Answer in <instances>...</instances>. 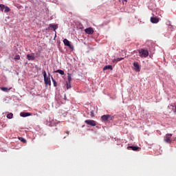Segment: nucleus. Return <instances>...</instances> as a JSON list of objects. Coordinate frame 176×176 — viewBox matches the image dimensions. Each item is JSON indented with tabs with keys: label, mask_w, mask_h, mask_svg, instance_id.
Instances as JSON below:
<instances>
[{
	"label": "nucleus",
	"mask_w": 176,
	"mask_h": 176,
	"mask_svg": "<svg viewBox=\"0 0 176 176\" xmlns=\"http://www.w3.org/2000/svg\"><path fill=\"white\" fill-rule=\"evenodd\" d=\"M52 82L54 83V87H57V82L56 81L54 80V78H53L52 76Z\"/></svg>",
	"instance_id": "aec40b11"
},
{
	"label": "nucleus",
	"mask_w": 176,
	"mask_h": 176,
	"mask_svg": "<svg viewBox=\"0 0 176 176\" xmlns=\"http://www.w3.org/2000/svg\"><path fill=\"white\" fill-rule=\"evenodd\" d=\"M19 140L21 141V142L26 143L27 140L23 138H19Z\"/></svg>",
	"instance_id": "412c9836"
},
{
	"label": "nucleus",
	"mask_w": 176,
	"mask_h": 176,
	"mask_svg": "<svg viewBox=\"0 0 176 176\" xmlns=\"http://www.w3.org/2000/svg\"><path fill=\"white\" fill-rule=\"evenodd\" d=\"M168 108H169L170 109V111H173L175 110V107L174 104L173 105L170 104V105L168 106Z\"/></svg>",
	"instance_id": "a211bd4d"
},
{
	"label": "nucleus",
	"mask_w": 176,
	"mask_h": 176,
	"mask_svg": "<svg viewBox=\"0 0 176 176\" xmlns=\"http://www.w3.org/2000/svg\"><path fill=\"white\" fill-rule=\"evenodd\" d=\"M164 141H165V142L170 144L171 142H173L174 141V139L173 138V134H166L164 137Z\"/></svg>",
	"instance_id": "f03ea898"
},
{
	"label": "nucleus",
	"mask_w": 176,
	"mask_h": 176,
	"mask_svg": "<svg viewBox=\"0 0 176 176\" xmlns=\"http://www.w3.org/2000/svg\"><path fill=\"white\" fill-rule=\"evenodd\" d=\"M4 12H5V13H9V12H10V8L8 6H6L4 8Z\"/></svg>",
	"instance_id": "f3484780"
},
{
	"label": "nucleus",
	"mask_w": 176,
	"mask_h": 176,
	"mask_svg": "<svg viewBox=\"0 0 176 176\" xmlns=\"http://www.w3.org/2000/svg\"><path fill=\"white\" fill-rule=\"evenodd\" d=\"M5 5L3 4H0V9L1 10V12H3V10H5Z\"/></svg>",
	"instance_id": "4be33fe9"
},
{
	"label": "nucleus",
	"mask_w": 176,
	"mask_h": 176,
	"mask_svg": "<svg viewBox=\"0 0 176 176\" xmlns=\"http://www.w3.org/2000/svg\"><path fill=\"white\" fill-rule=\"evenodd\" d=\"M151 23H159L160 21V19H159L158 17H151Z\"/></svg>",
	"instance_id": "9b49d317"
},
{
	"label": "nucleus",
	"mask_w": 176,
	"mask_h": 176,
	"mask_svg": "<svg viewBox=\"0 0 176 176\" xmlns=\"http://www.w3.org/2000/svg\"><path fill=\"white\" fill-rule=\"evenodd\" d=\"M124 58H114V59L113 60V63H117L118 62L121 61V60H124Z\"/></svg>",
	"instance_id": "4468645a"
},
{
	"label": "nucleus",
	"mask_w": 176,
	"mask_h": 176,
	"mask_svg": "<svg viewBox=\"0 0 176 176\" xmlns=\"http://www.w3.org/2000/svg\"><path fill=\"white\" fill-rule=\"evenodd\" d=\"M67 80H68V82L70 83L72 80V76L70 74H67Z\"/></svg>",
	"instance_id": "6ab92c4d"
},
{
	"label": "nucleus",
	"mask_w": 176,
	"mask_h": 176,
	"mask_svg": "<svg viewBox=\"0 0 176 176\" xmlns=\"http://www.w3.org/2000/svg\"><path fill=\"white\" fill-rule=\"evenodd\" d=\"M138 53L140 54L141 57H148V50H145L144 49H142L138 51Z\"/></svg>",
	"instance_id": "7ed1b4c3"
},
{
	"label": "nucleus",
	"mask_w": 176,
	"mask_h": 176,
	"mask_svg": "<svg viewBox=\"0 0 176 176\" xmlns=\"http://www.w3.org/2000/svg\"><path fill=\"white\" fill-rule=\"evenodd\" d=\"M125 2H127V0H124Z\"/></svg>",
	"instance_id": "c756f323"
},
{
	"label": "nucleus",
	"mask_w": 176,
	"mask_h": 176,
	"mask_svg": "<svg viewBox=\"0 0 176 176\" xmlns=\"http://www.w3.org/2000/svg\"><path fill=\"white\" fill-rule=\"evenodd\" d=\"M1 90H2L3 91H4V92H8V91H9V89H8V88H7V87H1Z\"/></svg>",
	"instance_id": "5701e85b"
},
{
	"label": "nucleus",
	"mask_w": 176,
	"mask_h": 176,
	"mask_svg": "<svg viewBox=\"0 0 176 176\" xmlns=\"http://www.w3.org/2000/svg\"><path fill=\"white\" fill-rule=\"evenodd\" d=\"M27 58L28 60H35V56L33 55L28 54L27 55Z\"/></svg>",
	"instance_id": "ddd939ff"
},
{
	"label": "nucleus",
	"mask_w": 176,
	"mask_h": 176,
	"mask_svg": "<svg viewBox=\"0 0 176 176\" xmlns=\"http://www.w3.org/2000/svg\"><path fill=\"white\" fill-rule=\"evenodd\" d=\"M133 70H135L136 72H140V65L138 62H135L133 63Z\"/></svg>",
	"instance_id": "0eeeda50"
},
{
	"label": "nucleus",
	"mask_w": 176,
	"mask_h": 176,
	"mask_svg": "<svg viewBox=\"0 0 176 176\" xmlns=\"http://www.w3.org/2000/svg\"><path fill=\"white\" fill-rule=\"evenodd\" d=\"M7 118L8 119H12L13 118V114L12 113H10L9 114L7 115Z\"/></svg>",
	"instance_id": "b1692460"
},
{
	"label": "nucleus",
	"mask_w": 176,
	"mask_h": 176,
	"mask_svg": "<svg viewBox=\"0 0 176 176\" xmlns=\"http://www.w3.org/2000/svg\"><path fill=\"white\" fill-rule=\"evenodd\" d=\"M128 150H132L135 151H140V147L138 146H131L127 147Z\"/></svg>",
	"instance_id": "9d476101"
},
{
	"label": "nucleus",
	"mask_w": 176,
	"mask_h": 176,
	"mask_svg": "<svg viewBox=\"0 0 176 176\" xmlns=\"http://www.w3.org/2000/svg\"><path fill=\"white\" fill-rule=\"evenodd\" d=\"M31 116H32V114L30 113H25V112L20 113V116L21 117H30Z\"/></svg>",
	"instance_id": "f8f14e48"
},
{
	"label": "nucleus",
	"mask_w": 176,
	"mask_h": 176,
	"mask_svg": "<svg viewBox=\"0 0 176 176\" xmlns=\"http://www.w3.org/2000/svg\"><path fill=\"white\" fill-rule=\"evenodd\" d=\"M43 77H44V78L47 77V74H46V72H45V71H43Z\"/></svg>",
	"instance_id": "bb28decb"
},
{
	"label": "nucleus",
	"mask_w": 176,
	"mask_h": 176,
	"mask_svg": "<svg viewBox=\"0 0 176 176\" xmlns=\"http://www.w3.org/2000/svg\"><path fill=\"white\" fill-rule=\"evenodd\" d=\"M63 43L65 45L67 46L69 49L74 50V46L70 44V41L69 40H67V38H65L63 40Z\"/></svg>",
	"instance_id": "39448f33"
},
{
	"label": "nucleus",
	"mask_w": 176,
	"mask_h": 176,
	"mask_svg": "<svg viewBox=\"0 0 176 176\" xmlns=\"http://www.w3.org/2000/svg\"><path fill=\"white\" fill-rule=\"evenodd\" d=\"M113 120V116H111V115H109V114L103 115L101 116L102 122H111Z\"/></svg>",
	"instance_id": "f257e3e1"
},
{
	"label": "nucleus",
	"mask_w": 176,
	"mask_h": 176,
	"mask_svg": "<svg viewBox=\"0 0 176 176\" xmlns=\"http://www.w3.org/2000/svg\"><path fill=\"white\" fill-rule=\"evenodd\" d=\"M58 28V25H56V24H50L49 25V28H48V30H51L52 31H54L55 32V36H56V30Z\"/></svg>",
	"instance_id": "20e7f679"
},
{
	"label": "nucleus",
	"mask_w": 176,
	"mask_h": 176,
	"mask_svg": "<svg viewBox=\"0 0 176 176\" xmlns=\"http://www.w3.org/2000/svg\"><path fill=\"white\" fill-rule=\"evenodd\" d=\"M55 73H58V74H59L60 75H65V72L61 70V69H58L57 71H55Z\"/></svg>",
	"instance_id": "dca6fc26"
},
{
	"label": "nucleus",
	"mask_w": 176,
	"mask_h": 176,
	"mask_svg": "<svg viewBox=\"0 0 176 176\" xmlns=\"http://www.w3.org/2000/svg\"><path fill=\"white\" fill-rule=\"evenodd\" d=\"M85 122L89 125V126H96V122L93 120H86L85 121Z\"/></svg>",
	"instance_id": "423d86ee"
},
{
	"label": "nucleus",
	"mask_w": 176,
	"mask_h": 176,
	"mask_svg": "<svg viewBox=\"0 0 176 176\" xmlns=\"http://www.w3.org/2000/svg\"><path fill=\"white\" fill-rule=\"evenodd\" d=\"M66 133L67 134V135H69V131H67Z\"/></svg>",
	"instance_id": "c85d7f7f"
},
{
	"label": "nucleus",
	"mask_w": 176,
	"mask_h": 176,
	"mask_svg": "<svg viewBox=\"0 0 176 176\" xmlns=\"http://www.w3.org/2000/svg\"><path fill=\"white\" fill-rule=\"evenodd\" d=\"M84 31L89 35H91L94 33V29H93L92 28H87L84 30Z\"/></svg>",
	"instance_id": "1a4fd4ad"
},
{
	"label": "nucleus",
	"mask_w": 176,
	"mask_h": 176,
	"mask_svg": "<svg viewBox=\"0 0 176 176\" xmlns=\"http://www.w3.org/2000/svg\"><path fill=\"white\" fill-rule=\"evenodd\" d=\"M20 58H21L20 55H15L14 59V60H20Z\"/></svg>",
	"instance_id": "393cba45"
},
{
	"label": "nucleus",
	"mask_w": 176,
	"mask_h": 176,
	"mask_svg": "<svg viewBox=\"0 0 176 176\" xmlns=\"http://www.w3.org/2000/svg\"><path fill=\"white\" fill-rule=\"evenodd\" d=\"M44 83L45 85H48L49 86H51V79H50V74H49V76L47 77L44 78Z\"/></svg>",
	"instance_id": "6e6552de"
},
{
	"label": "nucleus",
	"mask_w": 176,
	"mask_h": 176,
	"mask_svg": "<svg viewBox=\"0 0 176 176\" xmlns=\"http://www.w3.org/2000/svg\"><path fill=\"white\" fill-rule=\"evenodd\" d=\"M112 70V66L111 65H107L103 67V70Z\"/></svg>",
	"instance_id": "2eb2a0df"
},
{
	"label": "nucleus",
	"mask_w": 176,
	"mask_h": 176,
	"mask_svg": "<svg viewBox=\"0 0 176 176\" xmlns=\"http://www.w3.org/2000/svg\"><path fill=\"white\" fill-rule=\"evenodd\" d=\"M174 105H175V110H173V112L176 113V103H175Z\"/></svg>",
	"instance_id": "cd10ccee"
},
{
	"label": "nucleus",
	"mask_w": 176,
	"mask_h": 176,
	"mask_svg": "<svg viewBox=\"0 0 176 176\" xmlns=\"http://www.w3.org/2000/svg\"><path fill=\"white\" fill-rule=\"evenodd\" d=\"M67 89L71 88L70 82H67Z\"/></svg>",
	"instance_id": "a878e982"
}]
</instances>
